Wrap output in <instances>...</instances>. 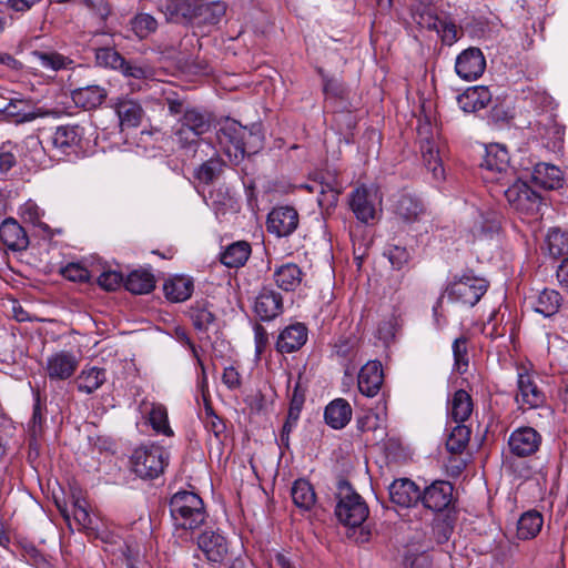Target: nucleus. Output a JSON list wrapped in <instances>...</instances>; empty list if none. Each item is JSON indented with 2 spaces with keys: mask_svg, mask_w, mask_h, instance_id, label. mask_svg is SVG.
I'll return each mask as SVG.
<instances>
[{
  "mask_svg": "<svg viewBox=\"0 0 568 568\" xmlns=\"http://www.w3.org/2000/svg\"><path fill=\"white\" fill-rule=\"evenodd\" d=\"M123 57L113 48L103 47L95 50V62L100 67L119 70L123 65Z\"/></svg>",
  "mask_w": 568,
  "mask_h": 568,
  "instance_id": "51",
  "label": "nucleus"
},
{
  "mask_svg": "<svg viewBox=\"0 0 568 568\" xmlns=\"http://www.w3.org/2000/svg\"><path fill=\"white\" fill-rule=\"evenodd\" d=\"M454 527L448 519H438L433 525V536L437 544H445L449 540Z\"/></svg>",
  "mask_w": 568,
  "mask_h": 568,
  "instance_id": "60",
  "label": "nucleus"
},
{
  "mask_svg": "<svg viewBox=\"0 0 568 568\" xmlns=\"http://www.w3.org/2000/svg\"><path fill=\"white\" fill-rule=\"evenodd\" d=\"M169 458V453L160 445H141L132 453L131 469L142 479H154L164 473Z\"/></svg>",
  "mask_w": 568,
  "mask_h": 568,
  "instance_id": "4",
  "label": "nucleus"
},
{
  "mask_svg": "<svg viewBox=\"0 0 568 568\" xmlns=\"http://www.w3.org/2000/svg\"><path fill=\"white\" fill-rule=\"evenodd\" d=\"M491 101V93L487 87H473L458 95L459 108L467 113L485 109Z\"/></svg>",
  "mask_w": 568,
  "mask_h": 568,
  "instance_id": "29",
  "label": "nucleus"
},
{
  "mask_svg": "<svg viewBox=\"0 0 568 568\" xmlns=\"http://www.w3.org/2000/svg\"><path fill=\"white\" fill-rule=\"evenodd\" d=\"M453 354L457 371L464 372L468 366L467 341L465 337L462 336L454 341Z\"/></svg>",
  "mask_w": 568,
  "mask_h": 568,
  "instance_id": "56",
  "label": "nucleus"
},
{
  "mask_svg": "<svg viewBox=\"0 0 568 568\" xmlns=\"http://www.w3.org/2000/svg\"><path fill=\"white\" fill-rule=\"evenodd\" d=\"M251 254V246L246 242H235L230 244L221 253V263L227 267H240L245 264Z\"/></svg>",
  "mask_w": 568,
  "mask_h": 568,
  "instance_id": "40",
  "label": "nucleus"
},
{
  "mask_svg": "<svg viewBox=\"0 0 568 568\" xmlns=\"http://www.w3.org/2000/svg\"><path fill=\"white\" fill-rule=\"evenodd\" d=\"M0 241L14 252L24 251L29 246L27 232L13 217H8L0 224Z\"/></svg>",
  "mask_w": 568,
  "mask_h": 568,
  "instance_id": "23",
  "label": "nucleus"
},
{
  "mask_svg": "<svg viewBox=\"0 0 568 568\" xmlns=\"http://www.w3.org/2000/svg\"><path fill=\"white\" fill-rule=\"evenodd\" d=\"M216 138L230 160L234 163H239L244 159L247 152L250 144L248 139L256 136L237 121L225 119L220 122Z\"/></svg>",
  "mask_w": 568,
  "mask_h": 568,
  "instance_id": "5",
  "label": "nucleus"
},
{
  "mask_svg": "<svg viewBox=\"0 0 568 568\" xmlns=\"http://www.w3.org/2000/svg\"><path fill=\"white\" fill-rule=\"evenodd\" d=\"M480 168L485 172L486 181L503 183V181L508 182L515 176L514 169L509 165L508 151L498 143L489 144L486 148Z\"/></svg>",
  "mask_w": 568,
  "mask_h": 568,
  "instance_id": "10",
  "label": "nucleus"
},
{
  "mask_svg": "<svg viewBox=\"0 0 568 568\" xmlns=\"http://www.w3.org/2000/svg\"><path fill=\"white\" fill-rule=\"evenodd\" d=\"M348 203L356 219L368 224L378 215L381 199L376 190L362 185L351 192Z\"/></svg>",
  "mask_w": 568,
  "mask_h": 568,
  "instance_id": "12",
  "label": "nucleus"
},
{
  "mask_svg": "<svg viewBox=\"0 0 568 568\" xmlns=\"http://www.w3.org/2000/svg\"><path fill=\"white\" fill-rule=\"evenodd\" d=\"M471 396L464 389H458L454 393L449 402V416L450 423L464 424L473 413Z\"/></svg>",
  "mask_w": 568,
  "mask_h": 568,
  "instance_id": "35",
  "label": "nucleus"
},
{
  "mask_svg": "<svg viewBox=\"0 0 568 568\" xmlns=\"http://www.w3.org/2000/svg\"><path fill=\"white\" fill-rule=\"evenodd\" d=\"M384 374L381 362L368 361L357 376L358 390L366 397H374L381 390Z\"/></svg>",
  "mask_w": 568,
  "mask_h": 568,
  "instance_id": "19",
  "label": "nucleus"
},
{
  "mask_svg": "<svg viewBox=\"0 0 568 568\" xmlns=\"http://www.w3.org/2000/svg\"><path fill=\"white\" fill-rule=\"evenodd\" d=\"M530 304L535 312L545 317H550L558 312L561 305V296L555 290L545 288L536 296L530 297Z\"/></svg>",
  "mask_w": 568,
  "mask_h": 568,
  "instance_id": "33",
  "label": "nucleus"
},
{
  "mask_svg": "<svg viewBox=\"0 0 568 568\" xmlns=\"http://www.w3.org/2000/svg\"><path fill=\"white\" fill-rule=\"evenodd\" d=\"M542 525V515L537 510H528L517 521V537L521 540L532 539L540 532Z\"/></svg>",
  "mask_w": 568,
  "mask_h": 568,
  "instance_id": "37",
  "label": "nucleus"
},
{
  "mask_svg": "<svg viewBox=\"0 0 568 568\" xmlns=\"http://www.w3.org/2000/svg\"><path fill=\"white\" fill-rule=\"evenodd\" d=\"M443 20L444 19H439L432 11H424L418 16L417 23L422 28L437 32L438 28L442 26Z\"/></svg>",
  "mask_w": 568,
  "mask_h": 568,
  "instance_id": "63",
  "label": "nucleus"
},
{
  "mask_svg": "<svg viewBox=\"0 0 568 568\" xmlns=\"http://www.w3.org/2000/svg\"><path fill=\"white\" fill-rule=\"evenodd\" d=\"M63 276L72 282H87L90 280V272L80 264L70 263L62 270Z\"/></svg>",
  "mask_w": 568,
  "mask_h": 568,
  "instance_id": "62",
  "label": "nucleus"
},
{
  "mask_svg": "<svg viewBox=\"0 0 568 568\" xmlns=\"http://www.w3.org/2000/svg\"><path fill=\"white\" fill-rule=\"evenodd\" d=\"M222 382L229 389H236L241 386V375L234 366L225 367Z\"/></svg>",
  "mask_w": 568,
  "mask_h": 568,
  "instance_id": "64",
  "label": "nucleus"
},
{
  "mask_svg": "<svg viewBox=\"0 0 568 568\" xmlns=\"http://www.w3.org/2000/svg\"><path fill=\"white\" fill-rule=\"evenodd\" d=\"M395 214L406 223L419 221L426 210L423 202L413 194L402 193L394 204Z\"/></svg>",
  "mask_w": 568,
  "mask_h": 568,
  "instance_id": "27",
  "label": "nucleus"
},
{
  "mask_svg": "<svg viewBox=\"0 0 568 568\" xmlns=\"http://www.w3.org/2000/svg\"><path fill=\"white\" fill-rule=\"evenodd\" d=\"M487 288L488 282L469 271L455 277L446 287L445 293L450 301L473 307L480 301Z\"/></svg>",
  "mask_w": 568,
  "mask_h": 568,
  "instance_id": "9",
  "label": "nucleus"
},
{
  "mask_svg": "<svg viewBox=\"0 0 568 568\" xmlns=\"http://www.w3.org/2000/svg\"><path fill=\"white\" fill-rule=\"evenodd\" d=\"M499 230V220L496 212H480L473 227L475 237H484L496 233Z\"/></svg>",
  "mask_w": 568,
  "mask_h": 568,
  "instance_id": "45",
  "label": "nucleus"
},
{
  "mask_svg": "<svg viewBox=\"0 0 568 568\" xmlns=\"http://www.w3.org/2000/svg\"><path fill=\"white\" fill-rule=\"evenodd\" d=\"M254 311L262 321H272L283 312L282 295L264 287L255 298Z\"/></svg>",
  "mask_w": 568,
  "mask_h": 568,
  "instance_id": "22",
  "label": "nucleus"
},
{
  "mask_svg": "<svg viewBox=\"0 0 568 568\" xmlns=\"http://www.w3.org/2000/svg\"><path fill=\"white\" fill-rule=\"evenodd\" d=\"M122 283L123 276L116 271H105L98 277V284L105 291H115Z\"/></svg>",
  "mask_w": 568,
  "mask_h": 568,
  "instance_id": "61",
  "label": "nucleus"
},
{
  "mask_svg": "<svg viewBox=\"0 0 568 568\" xmlns=\"http://www.w3.org/2000/svg\"><path fill=\"white\" fill-rule=\"evenodd\" d=\"M124 287L133 294H148L155 287L154 276L146 271H133L124 281Z\"/></svg>",
  "mask_w": 568,
  "mask_h": 568,
  "instance_id": "42",
  "label": "nucleus"
},
{
  "mask_svg": "<svg viewBox=\"0 0 568 568\" xmlns=\"http://www.w3.org/2000/svg\"><path fill=\"white\" fill-rule=\"evenodd\" d=\"M29 61L39 69L52 72L73 70L75 68V62L72 58L52 50H34L30 52Z\"/></svg>",
  "mask_w": 568,
  "mask_h": 568,
  "instance_id": "20",
  "label": "nucleus"
},
{
  "mask_svg": "<svg viewBox=\"0 0 568 568\" xmlns=\"http://www.w3.org/2000/svg\"><path fill=\"white\" fill-rule=\"evenodd\" d=\"M446 440L447 449L453 454H460L470 438V429L464 424L454 423Z\"/></svg>",
  "mask_w": 568,
  "mask_h": 568,
  "instance_id": "44",
  "label": "nucleus"
},
{
  "mask_svg": "<svg viewBox=\"0 0 568 568\" xmlns=\"http://www.w3.org/2000/svg\"><path fill=\"white\" fill-rule=\"evenodd\" d=\"M534 130L540 139L546 141V146L551 150L559 149L564 141L565 128L557 123L551 114L544 115L534 124Z\"/></svg>",
  "mask_w": 568,
  "mask_h": 568,
  "instance_id": "24",
  "label": "nucleus"
},
{
  "mask_svg": "<svg viewBox=\"0 0 568 568\" xmlns=\"http://www.w3.org/2000/svg\"><path fill=\"white\" fill-rule=\"evenodd\" d=\"M518 393L516 402L527 408H538L546 402L544 392L538 387L536 379L529 373H519L517 378Z\"/></svg>",
  "mask_w": 568,
  "mask_h": 568,
  "instance_id": "18",
  "label": "nucleus"
},
{
  "mask_svg": "<svg viewBox=\"0 0 568 568\" xmlns=\"http://www.w3.org/2000/svg\"><path fill=\"white\" fill-rule=\"evenodd\" d=\"M203 423L205 429L221 440V437L225 433L226 425L225 422L214 413L210 402H206L204 405Z\"/></svg>",
  "mask_w": 568,
  "mask_h": 568,
  "instance_id": "49",
  "label": "nucleus"
},
{
  "mask_svg": "<svg viewBox=\"0 0 568 568\" xmlns=\"http://www.w3.org/2000/svg\"><path fill=\"white\" fill-rule=\"evenodd\" d=\"M106 90L100 85H87L72 91L71 98L74 104L84 110L100 106L106 99Z\"/></svg>",
  "mask_w": 568,
  "mask_h": 568,
  "instance_id": "31",
  "label": "nucleus"
},
{
  "mask_svg": "<svg viewBox=\"0 0 568 568\" xmlns=\"http://www.w3.org/2000/svg\"><path fill=\"white\" fill-rule=\"evenodd\" d=\"M267 231L276 236H288L298 226V213L292 206L274 207L267 216Z\"/></svg>",
  "mask_w": 568,
  "mask_h": 568,
  "instance_id": "15",
  "label": "nucleus"
},
{
  "mask_svg": "<svg viewBox=\"0 0 568 568\" xmlns=\"http://www.w3.org/2000/svg\"><path fill=\"white\" fill-rule=\"evenodd\" d=\"M546 247L549 254L557 258L568 254V231L559 227H552L546 235Z\"/></svg>",
  "mask_w": 568,
  "mask_h": 568,
  "instance_id": "43",
  "label": "nucleus"
},
{
  "mask_svg": "<svg viewBox=\"0 0 568 568\" xmlns=\"http://www.w3.org/2000/svg\"><path fill=\"white\" fill-rule=\"evenodd\" d=\"M212 126L211 115L197 108H186L174 130L178 142L183 146L197 143Z\"/></svg>",
  "mask_w": 568,
  "mask_h": 568,
  "instance_id": "7",
  "label": "nucleus"
},
{
  "mask_svg": "<svg viewBox=\"0 0 568 568\" xmlns=\"http://www.w3.org/2000/svg\"><path fill=\"white\" fill-rule=\"evenodd\" d=\"M163 290L168 300L183 302L191 296L193 282L184 276H175L165 281Z\"/></svg>",
  "mask_w": 568,
  "mask_h": 568,
  "instance_id": "39",
  "label": "nucleus"
},
{
  "mask_svg": "<svg viewBox=\"0 0 568 568\" xmlns=\"http://www.w3.org/2000/svg\"><path fill=\"white\" fill-rule=\"evenodd\" d=\"M335 515L341 524L348 527L361 526L368 516V507L348 483L339 485Z\"/></svg>",
  "mask_w": 568,
  "mask_h": 568,
  "instance_id": "8",
  "label": "nucleus"
},
{
  "mask_svg": "<svg viewBox=\"0 0 568 568\" xmlns=\"http://www.w3.org/2000/svg\"><path fill=\"white\" fill-rule=\"evenodd\" d=\"M119 71L126 77L138 80L148 79L152 75L151 69L143 64H138L123 59V65L120 67Z\"/></svg>",
  "mask_w": 568,
  "mask_h": 568,
  "instance_id": "55",
  "label": "nucleus"
},
{
  "mask_svg": "<svg viewBox=\"0 0 568 568\" xmlns=\"http://www.w3.org/2000/svg\"><path fill=\"white\" fill-rule=\"evenodd\" d=\"M540 444V434L529 426L515 429L508 439V446L511 454L518 457H528L534 455L539 449Z\"/></svg>",
  "mask_w": 568,
  "mask_h": 568,
  "instance_id": "16",
  "label": "nucleus"
},
{
  "mask_svg": "<svg viewBox=\"0 0 568 568\" xmlns=\"http://www.w3.org/2000/svg\"><path fill=\"white\" fill-rule=\"evenodd\" d=\"M106 381L104 368L84 367L75 378L77 389L80 393L92 394L99 389Z\"/></svg>",
  "mask_w": 568,
  "mask_h": 568,
  "instance_id": "34",
  "label": "nucleus"
},
{
  "mask_svg": "<svg viewBox=\"0 0 568 568\" xmlns=\"http://www.w3.org/2000/svg\"><path fill=\"white\" fill-rule=\"evenodd\" d=\"M197 547L206 560L217 568H244L245 561L227 539L213 530L203 531L197 538Z\"/></svg>",
  "mask_w": 568,
  "mask_h": 568,
  "instance_id": "2",
  "label": "nucleus"
},
{
  "mask_svg": "<svg viewBox=\"0 0 568 568\" xmlns=\"http://www.w3.org/2000/svg\"><path fill=\"white\" fill-rule=\"evenodd\" d=\"M307 341V327L302 323H295L285 327L276 342L280 353H293L298 351Z\"/></svg>",
  "mask_w": 568,
  "mask_h": 568,
  "instance_id": "26",
  "label": "nucleus"
},
{
  "mask_svg": "<svg viewBox=\"0 0 568 568\" xmlns=\"http://www.w3.org/2000/svg\"><path fill=\"white\" fill-rule=\"evenodd\" d=\"M17 146L11 142H6L0 146V172L7 173L10 171L17 163L16 154L13 153V149Z\"/></svg>",
  "mask_w": 568,
  "mask_h": 568,
  "instance_id": "58",
  "label": "nucleus"
},
{
  "mask_svg": "<svg viewBox=\"0 0 568 568\" xmlns=\"http://www.w3.org/2000/svg\"><path fill=\"white\" fill-rule=\"evenodd\" d=\"M274 281L283 291H294L302 282L303 273L298 265L286 263L274 271Z\"/></svg>",
  "mask_w": 568,
  "mask_h": 568,
  "instance_id": "38",
  "label": "nucleus"
},
{
  "mask_svg": "<svg viewBox=\"0 0 568 568\" xmlns=\"http://www.w3.org/2000/svg\"><path fill=\"white\" fill-rule=\"evenodd\" d=\"M227 6L223 1L202 3L201 0H164L160 10L166 21L180 24H217L225 16Z\"/></svg>",
  "mask_w": 568,
  "mask_h": 568,
  "instance_id": "1",
  "label": "nucleus"
},
{
  "mask_svg": "<svg viewBox=\"0 0 568 568\" xmlns=\"http://www.w3.org/2000/svg\"><path fill=\"white\" fill-rule=\"evenodd\" d=\"M131 29L139 39H145L156 31L158 21L149 13H139L131 20Z\"/></svg>",
  "mask_w": 568,
  "mask_h": 568,
  "instance_id": "47",
  "label": "nucleus"
},
{
  "mask_svg": "<svg viewBox=\"0 0 568 568\" xmlns=\"http://www.w3.org/2000/svg\"><path fill=\"white\" fill-rule=\"evenodd\" d=\"M389 498L398 506L410 507L420 499V491L413 480L400 478L390 484Z\"/></svg>",
  "mask_w": 568,
  "mask_h": 568,
  "instance_id": "25",
  "label": "nucleus"
},
{
  "mask_svg": "<svg viewBox=\"0 0 568 568\" xmlns=\"http://www.w3.org/2000/svg\"><path fill=\"white\" fill-rule=\"evenodd\" d=\"M191 318L194 327L197 331H207L209 327L214 323L215 316L214 314L204 306H195L191 310Z\"/></svg>",
  "mask_w": 568,
  "mask_h": 568,
  "instance_id": "54",
  "label": "nucleus"
},
{
  "mask_svg": "<svg viewBox=\"0 0 568 568\" xmlns=\"http://www.w3.org/2000/svg\"><path fill=\"white\" fill-rule=\"evenodd\" d=\"M417 136L424 165L437 182L445 179V169L440 156V142L436 128L430 122H420L417 128Z\"/></svg>",
  "mask_w": 568,
  "mask_h": 568,
  "instance_id": "6",
  "label": "nucleus"
},
{
  "mask_svg": "<svg viewBox=\"0 0 568 568\" xmlns=\"http://www.w3.org/2000/svg\"><path fill=\"white\" fill-rule=\"evenodd\" d=\"M83 136V129L79 125H61L55 129L51 141L54 148L63 153L80 144Z\"/></svg>",
  "mask_w": 568,
  "mask_h": 568,
  "instance_id": "32",
  "label": "nucleus"
},
{
  "mask_svg": "<svg viewBox=\"0 0 568 568\" xmlns=\"http://www.w3.org/2000/svg\"><path fill=\"white\" fill-rule=\"evenodd\" d=\"M43 214V210L40 209L32 200H28L19 209V215L26 223H30L43 231H47L49 230V226L41 220Z\"/></svg>",
  "mask_w": 568,
  "mask_h": 568,
  "instance_id": "46",
  "label": "nucleus"
},
{
  "mask_svg": "<svg viewBox=\"0 0 568 568\" xmlns=\"http://www.w3.org/2000/svg\"><path fill=\"white\" fill-rule=\"evenodd\" d=\"M122 128H136L141 124L144 110L141 104L130 98H119L114 104Z\"/></svg>",
  "mask_w": 568,
  "mask_h": 568,
  "instance_id": "28",
  "label": "nucleus"
},
{
  "mask_svg": "<svg viewBox=\"0 0 568 568\" xmlns=\"http://www.w3.org/2000/svg\"><path fill=\"white\" fill-rule=\"evenodd\" d=\"M27 103L22 100H11L4 108L7 116L12 118L17 123L30 122L36 119V114L26 111Z\"/></svg>",
  "mask_w": 568,
  "mask_h": 568,
  "instance_id": "53",
  "label": "nucleus"
},
{
  "mask_svg": "<svg viewBox=\"0 0 568 568\" xmlns=\"http://www.w3.org/2000/svg\"><path fill=\"white\" fill-rule=\"evenodd\" d=\"M385 255L394 268L400 270L409 260L408 251L403 246L393 245L387 248Z\"/></svg>",
  "mask_w": 568,
  "mask_h": 568,
  "instance_id": "59",
  "label": "nucleus"
},
{
  "mask_svg": "<svg viewBox=\"0 0 568 568\" xmlns=\"http://www.w3.org/2000/svg\"><path fill=\"white\" fill-rule=\"evenodd\" d=\"M138 409L156 433L173 435L169 425L168 410L163 404L144 398L139 403Z\"/></svg>",
  "mask_w": 568,
  "mask_h": 568,
  "instance_id": "21",
  "label": "nucleus"
},
{
  "mask_svg": "<svg viewBox=\"0 0 568 568\" xmlns=\"http://www.w3.org/2000/svg\"><path fill=\"white\" fill-rule=\"evenodd\" d=\"M223 161L219 158L212 156L202 163L195 172V178L205 184L212 183L222 172Z\"/></svg>",
  "mask_w": 568,
  "mask_h": 568,
  "instance_id": "48",
  "label": "nucleus"
},
{
  "mask_svg": "<svg viewBox=\"0 0 568 568\" xmlns=\"http://www.w3.org/2000/svg\"><path fill=\"white\" fill-rule=\"evenodd\" d=\"M486 69V59L479 48L470 47L456 58L455 71L466 81L477 80Z\"/></svg>",
  "mask_w": 568,
  "mask_h": 568,
  "instance_id": "13",
  "label": "nucleus"
},
{
  "mask_svg": "<svg viewBox=\"0 0 568 568\" xmlns=\"http://www.w3.org/2000/svg\"><path fill=\"white\" fill-rule=\"evenodd\" d=\"M79 367V358L69 351H60L47 358L45 374L50 381H65L70 378Z\"/></svg>",
  "mask_w": 568,
  "mask_h": 568,
  "instance_id": "14",
  "label": "nucleus"
},
{
  "mask_svg": "<svg viewBox=\"0 0 568 568\" xmlns=\"http://www.w3.org/2000/svg\"><path fill=\"white\" fill-rule=\"evenodd\" d=\"M444 44L453 45L458 41L462 32L458 30L457 26L447 19L442 21V26L438 28L436 32Z\"/></svg>",
  "mask_w": 568,
  "mask_h": 568,
  "instance_id": "57",
  "label": "nucleus"
},
{
  "mask_svg": "<svg viewBox=\"0 0 568 568\" xmlns=\"http://www.w3.org/2000/svg\"><path fill=\"white\" fill-rule=\"evenodd\" d=\"M532 178L544 189L555 190L562 185L560 169L549 163H538L534 169Z\"/></svg>",
  "mask_w": 568,
  "mask_h": 568,
  "instance_id": "36",
  "label": "nucleus"
},
{
  "mask_svg": "<svg viewBox=\"0 0 568 568\" xmlns=\"http://www.w3.org/2000/svg\"><path fill=\"white\" fill-rule=\"evenodd\" d=\"M341 192L342 186L336 181L322 185V190L317 197L318 205L323 210L329 211L336 206Z\"/></svg>",
  "mask_w": 568,
  "mask_h": 568,
  "instance_id": "52",
  "label": "nucleus"
},
{
  "mask_svg": "<svg viewBox=\"0 0 568 568\" xmlns=\"http://www.w3.org/2000/svg\"><path fill=\"white\" fill-rule=\"evenodd\" d=\"M379 418L374 413H367L365 416L357 419V428L362 433L373 432V440L382 442L386 436L385 428L379 425Z\"/></svg>",
  "mask_w": 568,
  "mask_h": 568,
  "instance_id": "50",
  "label": "nucleus"
},
{
  "mask_svg": "<svg viewBox=\"0 0 568 568\" xmlns=\"http://www.w3.org/2000/svg\"><path fill=\"white\" fill-rule=\"evenodd\" d=\"M352 414L349 403L344 398H336L326 406L324 418L332 428L342 429L349 423Z\"/></svg>",
  "mask_w": 568,
  "mask_h": 568,
  "instance_id": "30",
  "label": "nucleus"
},
{
  "mask_svg": "<svg viewBox=\"0 0 568 568\" xmlns=\"http://www.w3.org/2000/svg\"><path fill=\"white\" fill-rule=\"evenodd\" d=\"M504 194L509 205L526 217H535L539 214L541 197L525 182L515 181Z\"/></svg>",
  "mask_w": 568,
  "mask_h": 568,
  "instance_id": "11",
  "label": "nucleus"
},
{
  "mask_svg": "<svg viewBox=\"0 0 568 568\" xmlns=\"http://www.w3.org/2000/svg\"><path fill=\"white\" fill-rule=\"evenodd\" d=\"M293 503L302 510H310L316 501V494L313 486L306 479L294 481L291 490Z\"/></svg>",
  "mask_w": 568,
  "mask_h": 568,
  "instance_id": "41",
  "label": "nucleus"
},
{
  "mask_svg": "<svg viewBox=\"0 0 568 568\" xmlns=\"http://www.w3.org/2000/svg\"><path fill=\"white\" fill-rule=\"evenodd\" d=\"M170 513L178 527L196 529L205 521L203 500L192 491H178L170 500Z\"/></svg>",
  "mask_w": 568,
  "mask_h": 568,
  "instance_id": "3",
  "label": "nucleus"
},
{
  "mask_svg": "<svg viewBox=\"0 0 568 568\" xmlns=\"http://www.w3.org/2000/svg\"><path fill=\"white\" fill-rule=\"evenodd\" d=\"M453 490V485L449 481L435 480L420 494V500L426 508L442 511L450 505Z\"/></svg>",
  "mask_w": 568,
  "mask_h": 568,
  "instance_id": "17",
  "label": "nucleus"
}]
</instances>
